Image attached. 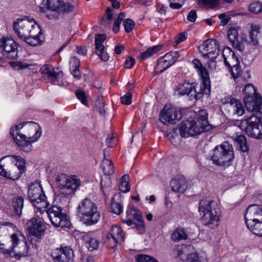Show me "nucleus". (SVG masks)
<instances>
[{
  "mask_svg": "<svg viewBox=\"0 0 262 262\" xmlns=\"http://www.w3.org/2000/svg\"><path fill=\"white\" fill-rule=\"evenodd\" d=\"M10 136L19 148L26 152L32 150V143L36 141L41 135L40 127L33 122H24L15 125L10 129Z\"/></svg>",
  "mask_w": 262,
  "mask_h": 262,
  "instance_id": "f257e3e1",
  "label": "nucleus"
},
{
  "mask_svg": "<svg viewBox=\"0 0 262 262\" xmlns=\"http://www.w3.org/2000/svg\"><path fill=\"white\" fill-rule=\"evenodd\" d=\"M199 211L202 215V222L205 226L214 229L219 225L221 211L215 202L210 199L200 200Z\"/></svg>",
  "mask_w": 262,
  "mask_h": 262,
  "instance_id": "f03ea898",
  "label": "nucleus"
},
{
  "mask_svg": "<svg viewBox=\"0 0 262 262\" xmlns=\"http://www.w3.org/2000/svg\"><path fill=\"white\" fill-rule=\"evenodd\" d=\"M77 211L80 221L87 226L96 224L100 217L96 204L87 198L79 203Z\"/></svg>",
  "mask_w": 262,
  "mask_h": 262,
  "instance_id": "7ed1b4c3",
  "label": "nucleus"
},
{
  "mask_svg": "<svg viewBox=\"0 0 262 262\" xmlns=\"http://www.w3.org/2000/svg\"><path fill=\"white\" fill-rule=\"evenodd\" d=\"M245 95L244 101L248 111L252 113H259L262 116V98L256 90L252 84H248L243 89Z\"/></svg>",
  "mask_w": 262,
  "mask_h": 262,
  "instance_id": "20e7f679",
  "label": "nucleus"
},
{
  "mask_svg": "<svg viewBox=\"0 0 262 262\" xmlns=\"http://www.w3.org/2000/svg\"><path fill=\"white\" fill-rule=\"evenodd\" d=\"M234 158L232 146L228 142H223L220 146L213 149L211 160L213 163L219 166H229Z\"/></svg>",
  "mask_w": 262,
  "mask_h": 262,
  "instance_id": "39448f33",
  "label": "nucleus"
},
{
  "mask_svg": "<svg viewBox=\"0 0 262 262\" xmlns=\"http://www.w3.org/2000/svg\"><path fill=\"white\" fill-rule=\"evenodd\" d=\"M252 115L248 118L242 120L239 123V127L244 129L247 135L256 139L262 138V121L258 114Z\"/></svg>",
  "mask_w": 262,
  "mask_h": 262,
  "instance_id": "423d86ee",
  "label": "nucleus"
},
{
  "mask_svg": "<svg viewBox=\"0 0 262 262\" xmlns=\"http://www.w3.org/2000/svg\"><path fill=\"white\" fill-rule=\"evenodd\" d=\"M191 136L199 135L204 132L209 131L211 126L208 121V113L205 110H201L195 113L193 119L189 120Z\"/></svg>",
  "mask_w": 262,
  "mask_h": 262,
  "instance_id": "0eeeda50",
  "label": "nucleus"
},
{
  "mask_svg": "<svg viewBox=\"0 0 262 262\" xmlns=\"http://www.w3.org/2000/svg\"><path fill=\"white\" fill-rule=\"evenodd\" d=\"M28 196L30 202L38 209L41 211L50 205L40 184H32L28 187Z\"/></svg>",
  "mask_w": 262,
  "mask_h": 262,
  "instance_id": "6e6552de",
  "label": "nucleus"
},
{
  "mask_svg": "<svg viewBox=\"0 0 262 262\" xmlns=\"http://www.w3.org/2000/svg\"><path fill=\"white\" fill-rule=\"evenodd\" d=\"M63 208L60 206H52L46 213L52 223L55 227H69L71 223L67 213L63 212Z\"/></svg>",
  "mask_w": 262,
  "mask_h": 262,
  "instance_id": "1a4fd4ad",
  "label": "nucleus"
},
{
  "mask_svg": "<svg viewBox=\"0 0 262 262\" xmlns=\"http://www.w3.org/2000/svg\"><path fill=\"white\" fill-rule=\"evenodd\" d=\"M126 218L123 220V223L128 226H133L139 234L145 231V226L141 212L136 207L132 206L126 211Z\"/></svg>",
  "mask_w": 262,
  "mask_h": 262,
  "instance_id": "9d476101",
  "label": "nucleus"
},
{
  "mask_svg": "<svg viewBox=\"0 0 262 262\" xmlns=\"http://www.w3.org/2000/svg\"><path fill=\"white\" fill-rule=\"evenodd\" d=\"M18 45L12 39L3 38L0 39V53L6 58L15 59L18 56Z\"/></svg>",
  "mask_w": 262,
  "mask_h": 262,
  "instance_id": "9b49d317",
  "label": "nucleus"
},
{
  "mask_svg": "<svg viewBox=\"0 0 262 262\" xmlns=\"http://www.w3.org/2000/svg\"><path fill=\"white\" fill-rule=\"evenodd\" d=\"M180 54L178 51H171L167 53L157 61L156 67V74L161 73L174 64L180 57Z\"/></svg>",
  "mask_w": 262,
  "mask_h": 262,
  "instance_id": "f8f14e48",
  "label": "nucleus"
},
{
  "mask_svg": "<svg viewBox=\"0 0 262 262\" xmlns=\"http://www.w3.org/2000/svg\"><path fill=\"white\" fill-rule=\"evenodd\" d=\"M51 256L53 262H74V252L68 247L54 249L52 252Z\"/></svg>",
  "mask_w": 262,
  "mask_h": 262,
  "instance_id": "ddd939ff",
  "label": "nucleus"
},
{
  "mask_svg": "<svg viewBox=\"0 0 262 262\" xmlns=\"http://www.w3.org/2000/svg\"><path fill=\"white\" fill-rule=\"evenodd\" d=\"M203 56L206 58L215 59L219 54V46L216 40L209 39L200 46Z\"/></svg>",
  "mask_w": 262,
  "mask_h": 262,
  "instance_id": "4468645a",
  "label": "nucleus"
},
{
  "mask_svg": "<svg viewBox=\"0 0 262 262\" xmlns=\"http://www.w3.org/2000/svg\"><path fill=\"white\" fill-rule=\"evenodd\" d=\"M26 228L29 233L39 239L41 238L46 226L40 218L33 217L26 222Z\"/></svg>",
  "mask_w": 262,
  "mask_h": 262,
  "instance_id": "2eb2a0df",
  "label": "nucleus"
},
{
  "mask_svg": "<svg viewBox=\"0 0 262 262\" xmlns=\"http://www.w3.org/2000/svg\"><path fill=\"white\" fill-rule=\"evenodd\" d=\"M56 181H59L58 186L62 193L67 195L73 193L80 184V180L75 176L68 179L63 177L61 180L60 178H56Z\"/></svg>",
  "mask_w": 262,
  "mask_h": 262,
  "instance_id": "dca6fc26",
  "label": "nucleus"
},
{
  "mask_svg": "<svg viewBox=\"0 0 262 262\" xmlns=\"http://www.w3.org/2000/svg\"><path fill=\"white\" fill-rule=\"evenodd\" d=\"M33 19H18L13 24V29L18 37L26 42L29 33V30L32 27Z\"/></svg>",
  "mask_w": 262,
  "mask_h": 262,
  "instance_id": "f3484780",
  "label": "nucleus"
},
{
  "mask_svg": "<svg viewBox=\"0 0 262 262\" xmlns=\"http://www.w3.org/2000/svg\"><path fill=\"white\" fill-rule=\"evenodd\" d=\"M181 112L174 108L165 107L161 112L160 120L164 124H174L176 120L182 118Z\"/></svg>",
  "mask_w": 262,
  "mask_h": 262,
  "instance_id": "a211bd4d",
  "label": "nucleus"
},
{
  "mask_svg": "<svg viewBox=\"0 0 262 262\" xmlns=\"http://www.w3.org/2000/svg\"><path fill=\"white\" fill-rule=\"evenodd\" d=\"M260 219L262 220V206L257 204L249 205L245 213L246 225L260 221Z\"/></svg>",
  "mask_w": 262,
  "mask_h": 262,
  "instance_id": "6ab92c4d",
  "label": "nucleus"
},
{
  "mask_svg": "<svg viewBox=\"0 0 262 262\" xmlns=\"http://www.w3.org/2000/svg\"><path fill=\"white\" fill-rule=\"evenodd\" d=\"M229 40L233 47L240 52L245 49V42H247L243 34H238L237 30L234 28H230L227 32Z\"/></svg>",
  "mask_w": 262,
  "mask_h": 262,
  "instance_id": "aec40b11",
  "label": "nucleus"
},
{
  "mask_svg": "<svg viewBox=\"0 0 262 262\" xmlns=\"http://www.w3.org/2000/svg\"><path fill=\"white\" fill-rule=\"evenodd\" d=\"M196 84L195 83L184 82L176 88V91L180 96L187 95L190 99H200V94H197Z\"/></svg>",
  "mask_w": 262,
  "mask_h": 262,
  "instance_id": "412c9836",
  "label": "nucleus"
},
{
  "mask_svg": "<svg viewBox=\"0 0 262 262\" xmlns=\"http://www.w3.org/2000/svg\"><path fill=\"white\" fill-rule=\"evenodd\" d=\"M247 42L248 45L254 47L262 46V26H251Z\"/></svg>",
  "mask_w": 262,
  "mask_h": 262,
  "instance_id": "4be33fe9",
  "label": "nucleus"
},
{
  "mask_svg": "<svg viewBox=\"0 0 262 262\" xmlns=\"http://www.w3.org/2000/svg\"><path fill=\"white\" fill-rule=\"evenodd\" d=\"M32 26L29 30L26 43L31 46H36L41 44V40L40 38L41 35V29L38 25L35 24L34 19H33Z\"/></svg>",
  "mask_w": 262,
  "mask_h": 262,
  "instance_id": "5701e85b",
  "label": "nucleus"
},
{
  "mask_svg": "<svg viewBox=\"0 0 262 262\" xmlns=\"http://www.w3.org/2000/svg\"><path fill=\"white\" fill-rule=\"evenodd\" d=\"M105 38V34H97L95 36V52L103 61H107L110 58V56L105 51V47L102 45Z\"/></svg>",
  "mask_w": 262,
  "mask_h": 262,
  "instance_id": "b1692460",
  "label": "nucleus"
},
{
  "mask_svg": "<svg viewBox=\"0 0 262 262\" xmlns=\"http://www.w3.org/2000/svg\"><path fill=\"white\" fill-rule=\"evenodd\" d=\"M42 74L47 76L54 84L59 85V79L62 77L63 73L61 71H57L54 68L50 66L46 65L40 69Z\"/></svg>",
  "mask_w": 262,
  "mask_h": 262,
  "instance_id": "393cba45",
  "label": "nucleus"
},
{
  "mask_svg": "<svg viewBox=\"0 0 262 262\" xmlns=\"http://www.w3.org/2000/svg\"><path fill=\"white\" fill-rule=\"evenodd\" d=\"M170 187L173 191L184 193L188 187L186 178L183 176H178L171 180Z\"/></svg>",
  "mask_w": 262,
  "mask_h": 262,
  "instance_id": "a878e982",
  "label": "nucleus"
},
{
  "mask_svg": "<svg viewBox=\"0 0 262 262\" xmlns=\"http://www.w3.org/2000/svg\"><path fill=\"white\" fill-rule=\"evenodd\" d=\"M11 239L12 242V246L10 249L6 250V253L8 254L14 253L15 256H18V257L27 256L28 255V247L27 243H24L25 250L22 252H17L15 249V247L18 244L19 239L16 234H13L11 235Z\"/></svg>",
  "mask_w": 262,
  "mask_h": 262,
  "instance_id": "bb28decb",
  "label": "nucleus"
},
{
  "mask_svg": "<svg viewBox=\"0 0 262 262\" xmlns=\"http://www.w3.org/2000/svg\"><path fill=\"white\" fill-rule=\"evenodd\" d=\"M23 173V170H20L17 166L14 165L9 172L4 169V166L0 165V175L7 179L14 181L17 180L21 177Z\"/></svg>",
  "mask_w": 262,
  "mask_h": 262,
  "instance_id": "cd10ccee",
  "label": "nucleus"
},
{
  "mask_svg": "<svg viewBox=\"0 0 262 262\" xmlns=\"http://www.w3.org/2000/svg\"><path fill=\"white\" fill-rule=\"evenodd\" d=\"M203 75L200 76L202 79V83L199 91L196 90L197 94H200V99L203 94L209 95L210 92V81L209 74L204 70Z\"/></svg>",
  "mask_w": 262,
  "mask_h": 262,
  "instance_id": "c85d7f7f",
  "label": "nucleus"
},
{
  "mask_svg": "<svg viewBox=\"0 0 262 262\" xmlns=\"http://www.w3.org/2000/svg\"><path fill=\"white\" fill-rule=\"evenodd\" d=\"M224 63L226 67L230 68L231 63H238V59L235 55L234 52L229 47L225 48L222 52Z\"/></svg>",
  "mask_w": 262,
  "mask_h": 262,
  "instance_id": "c756f323",
  "label": "nucleus"
},
{
  "mask_svg": "<svg viewBox=\"0 0 262 262\" xmlns=\"http://www.w3.org/2000/svg\"><path fill=\"white\" fill-rule=\"evenodd\" d=\"M62 3L61 0H48V7L52 11L51 14L48 15L49 19H57L58 18V12Z\"/></svg>",
  "mask_w": 262,
  "mask_h": 262,
  "instance_id": "7c9ffc66",
  "label": "nucleus"
},
{
  "mask_svg": "<svg viewBox=\"0 0 262 262\" xmlns=\"http://www.w3.org/2000/svg\"><path fill=\"white\" fill-rule=\"evenodd\" d=\"M24 199L21 196H16L13 198L12 201L13 208V214L20 217L22 214V210L24 207Z\"/></svg>",
  "mask_w": 262,
  "mask_h": 262,
  "instance_id": "2f4dec72",
  "label": "nucleus"
},
{
  "mask_svg": "<svg viewBox=\"0 0 262 262\" xmlns=\"http://www.w3.org/2000/svg\"><path fill=\"white\" fill-rule=\"evenodd\" d=\"M93 232H89L83 236L86 247L90 251L97 249L100 243L99 241L93 236Z\"/></svg>",
  "mask_w": 262,
  "mask_h": 262,
  "instance_id": "473e14b6",
  "label": "nucleus"
},
{
  "mask_svg": "<svg viewBox=\"0 0 262 262\" xmlns=\"http://www.w3.org/2000/svg\"><path fill=\"white\" fill-rule=\"evenodd\" d=\"M234 141L237 144V149L243 154L247 155L249 152V148L245 136L242 135L236 136Z\"/></svg>",
  "mask_w": 262,
  "mask_h": 262,
  "instance_id": "72a5a7b5",
  "label": "nucleus"
},
{
  "mask_svg": "<svg viewBox=\"0 0 262 262\" xmlns=\"http://www.w3.org/2000/svg\"><path fill=\"white\" fill-rule=\"evenodd\" d=\"M187 247L184 245H178L172 249V256L176 259L184 260L186 257Z\"/></svg>",
  "mask_w": 262,
  "mask_h": 262,
  "instance_id": "f704fd0d",
  "label": "nucleus"
},
{
  "mask_svg": "<svg viewBox=\"0 0 262 262\" xmlns=\"http://www.w3.org/2000/svg\"><path fill=\"white\" fill-rule=\"evenodd\" d=\"M104 159L102 161L101 167L105 174L111 175L114 172V167L112 162L106 158L105 150L103 151Z\"/></svg>",
  "mask_w": 262,
  "mask_h": 262,
  "instance_id": "c9c22d12",
  "label": "nucleus"
},
{
  "mask_svg": "<svg viewBox=\"0 0 262 262\" xmlns=\"http://www.w3.org/2000/svg\"><path fill=\"white\" fill-rule=\"evenodd\" d=\"M4 159L10 160L11 161H13V160L14 159L16 161V163L14 165L17 166L20 170H23V172L25 171L26 161L22 157L16 156H7L2 158L0 159V161Z\"/></svg>",
  "mask_w": 262,
  "mask_h": 262,
  "instance_id": "e433bc0d",
  "label": "nucleus"
},
{
  "mask_svg": "<svg viewBox=\"0 0 262 262\" xmlns=\"http://www.w3.org/2000/svg\"><path fill=\"white\" fill-rule=\"evenodd\" d=\"M191 127L190 125L189 120L183 121L179 126V132L181 137L184 138H188L191 136V134L190 132Z\"/></svg>",
  "mask_w": 262,
  "mask_h": 262,
  "instance_id": "4c0bfd02",
  "label": "nucleus"
},
{
  "mask_svg": "<svg viewBox=\"0 0 262 262\" xmlns=\"http://www.w3.org/2000/svg\"><path fill=\"white\" fill-rule=\"evenodd\" d=\"M107 235L115 238L120 241H123L124 236L122 234L121 228L117 226H112Z\"/></svg>",
  "mask_w": 262,
  "mask_h": 262,
  "instance_id": "58836bf2",
  "label": "nucleus"
},
{
  "mask_svg": "<svg viewBox=\"0 0 262 262\" xmlns=\"http://www.w3.org/2000/svg\"><path fill=\"white\" fill-rule=\"evenodd\" d=\"M247 226L254 234L262 236V221L254 222Z\"/></svg>",
  "mask_w": 262,
  "mask_h": 262,
  "instance_id": "ea45409f",
  "label": "nucleus"
},
{
  "mask_svg": "<svg viewBox=\"0 0 262 262\" xmlns=\"http://www.w3.org/2000/svg\"><path fill=\"white\" fill-rule=\"evenodd\" d=\"M171 238L177 242L182 239H186L187 235L183 228H178L171 234Z\"/></svg>",
  "mask_w": 262,
  "mask_h": 262,
  "instance_id": "a19ab883",
  "label": "nucleus"
},
{
  "mask_svg": "<svg viewBox=\"0 0 262 262\" xmlns=\"http://www.w3.org/2000/svg\"><path fill=\"white\" fill-rule=\"evenodd\" d=\"M161 49V47L160 46H153L152 47L149 48L146 51L142 53L139 55V57L141 59H146L160 50Z\"/></svg>",
  "mask_w": 262,
  "mask_h": 262,
  "instance_id": "79ce46f5",
  "label": "nucleus"
},
{
  "mask_svg": "<svg viewBox=\"0 0 262 262\" xmlns=\"http://www.w3.org/2000/svg\"><path fill=\"white\" fill-rule=\"evenodd\" d=\"M232 107H233L234 113L238 116H242L244 114L245 110L242 102L238 100H232Z\"/></svg>",
  "mask_w": 262,
  "mask_h": 262,
  "instance_id": "37998d69",
  "label": "nucleus"
},
{
  "mask_svg": "<svg viewBox=\"0 0 262 262\" xmlns=\"http://www.w3.org/2000/svg\"><path fill=\"white\" fill-rule=\"evenodd\" d=\"M187 262H207L206 258L202 259V256H199V254L195 252L190 253L186 257Z\"/></svg>",
  "mask_w": 262,
  "mask_h": 262,
  "instance_id": "c03bdc74",
  "label": "nucleus"
},
{
  "mask_svg": "<svg viewBox=\"0 0 262 262\" xmlns=\"http://www.w3.org/2000/svg\"><path fill=\"white\" fill-rule=\"evenodd\" d=\"M231 66L229 68H231V74L232 76L236 79L241 76L242 73V69L241 66L239 65V61H238V63H230Z\"/></svg>",
  "mask_w": 262,
  "mask_h": 262,
  "instance_id": "a18cd8bd",
  "label": "nucleus"
},
{
  "mask_svg": "<svg viewBox=\"0 0 262 262\" xmlns=\"http://www.w3.org/2000/svg\"><path fill=\"white\" fill-rule=\"evenodd\" d=\"M111 209L112 212L119 215L122 212L123 206L121 204L115 202L114 198H113L111 205Z\"/></svg>",
  "mask_w": 262,
  "mask_h": 262,
  "instance_id": "49530a36",
  "label": "nucleus"
},
{
  "mask_svg": "<svg viewBox=\"0 0 262 262\" xmlns=\"http://www.w3.org/2000/svg\"><path fill=\"white\" fill-rule=\"evenodd\" d=\"M192 63L194 67L197 70V71L198 72L200 76L203 75V73H204V70L206 71V72H208L206 68L202 66V63L199 59H193Z\"/></svg>",
  "mask_w": 262,
  "mask_h": 262,
  "instance_id": "de8ad7c7",
  "label": "nucleus"
},
{
  "mask_svg": "<svg viewBox=\"0 0 262 262\" xmlns=\"http://www.w3.org/2000/svg\"><path fill=\"white\" fill-rule=\"evenodd\" d=\"M250 11L255 13H258L262 11V6L260 2L252 3L249 6Z\"/></svg>",
  "mask_w": 262,
  "mask_h": 262,
  "instance_id": "09e8293b",
  "label": "nucleus"
},
{
  "mask_svg": "<svg viewBox=\"0 0 262 262\" xmlns=\"http://www.w3.org/2000/svg\"><path fill=\"white\" fill-rule=\"evenodd\" d=\"M74 8V6L69 3H62L58 12L62 13H69L73 11Z\"/></svg>",
  "mask_w": 262,
  "mask_h": 262,
  "instance_id": "8fccbe9b",
  "label": "nucleus"
},
{
  "mask_svg": "<svg viewBox=\"0 0 262 262\" xmlns=\"http://www.w3.org/2000/svg\"><path fill=\"white\" fill-rule=\"evenodd\" d=\"M125 31L127 33H129L134 29L135 26L134 21L129 18L126 19L123 21Z\"/></svg>",
  "mask_w": 262,
  "mask_h": 262,
  "instance_id": "3c124183",
  "label": "nucleus"
},
{
  "mask_svg": "<svg viewBox=\"0 0 262 262\" xmlns=\"http://www.w3.org/2000/svg\"><path fill=\"white\" fill-rule=\"evenodd\" d=\"M77 98L84 105L87 104V99L85 93L81 90H78L76 93Z\"/></svg>",
  "mask_w": 262,
  "mask_h": 262,
  "instance_id": "603ef678",
  "label": "nucleus"
},
{
  "mask_svg": "<svg viewBox=\"0 0 262 262\" xmlns=\"http://www.w3.org/2000/svg\"><path fill=\"white\" fill-rule=\"evenodd\" d=\"M132 94L127 93L125 95L121 97V102L125 105H128L132 103Z\"/></svg>",
  "mask_w": 262,
  "mask_h": 262,
  "instance_id": "864d4df0",
  "label": "nucleus"
},
{
  "mask_svg": "<svg viewBox=\"0 0 262 262\" xmlns=\"http://www.w3.org/2000/svg\"><path fill=\"white\" fill-rule=\"evenodd\" d=\"M119 239H117L115 238L112 237L111 236H110V235H107L106 237V241L105 242H108V246L111 248H114L115 247L118 243V241H119Z\"/></svg>",
  "mask_w": 262,
  "mask_h": 262,
  "instance_id": "5fc2aeb1",
  "label": "nucleus"
},
{
  "mask_svg": "<svg viewBox=\"0 0 262 262\" xmlns=\"http://www.w3.org/2000/svg\"><path fill=\"white\" fill-rule=\"evenodd\" d=\"M30 66H31V64L23 62H16L13 63V68L17 70L26 69Z\"/></svg>",
  "mask_w": 262,
  "mask_h": 262,
  "instance_id": "6e6d98bb",
  "label": "nucleus"
},
{
  "mask_svg": "<svg viewBox=\"0 0 262 262\" xmlns=\"http://www.w3.org/2000/svg\"><path fill=\"white\" fill-rule=\"evenodd\" d=\"M70 69L71 68H79L80 62V59L77 57L74 56L71 58L70 61Z\"/></svg>",
  "mask_w": 262,
  "mask_h": 262,
  "instance_id": "4d7b16f0",
  "label": "nucleus"
},
{
  "mask_svg": "<svg viewBox=\"0 0 262 262\" xmlns=\"http://www.w3.org/2000/svg\"><path fill=\"white\" fill-rule=\"evenodd\" d=\"M135 60L132 57L126 58L124 63V66L126 69H131L135 64Z\"/></svg>",
  "mask_w": 262,
  "mask_h": 262,
  "instance_id": "13d9d810",
  "label": "nucleus"
},
{
  "mask_svg": "<svg viewBox=\"0 0 262 262\" xmlns=\"http://www.w3.org/2000/svg\"><path fill=\"white\" fill-rule=\"evenodd\" d=\"M151 257L147 255H138L136 257L137 262H148Z\"/></svg>",
  "mask_w": 262,
  "mask_h": 262,
  "instance_id": "bf43d9fd",
  "label": "nucleus"
},
{
  "mask_svg": "<svg viewBox=\"0 0 262 262\" xmlns=\"http://www.w3.org/2000/svg\"><path fill=\"white\" fill-rule=\"evenodd\" d=\"M187 38V33L183 32L180 33L176 38V45H178L179 43L186 40Z\"/></svg>",
  "mask_w": 262,
  "mask_h": 262,
  "instance_id": "052dcab7",
  "label": "nucleus"
},
{
  "mask_svg": "<svg viewBox=\"0 0 262 262\" xmlns=\"http://www.w3.org/2000/svg\"><path fill=\"white\" fill-rule=\"evenodd\" d=\"M119 188V190L123 193H126L130 190V187L128 185V183L120 182Z\"/></svg>",
  "mask_w": 262,
  "mask_h": 262,
  "instance_id": "680f3d73",
  "label": "nucleus"
},
{
  "mask_svg": "<svg viewBox=\"0 0 262 262\" xmlns=\"http://www.w3.org/2000/svg\"><path fill=\"white\" fill-rule=\"evenodd\" d=\"M96 110L99 112L101 115L104 114L105 110L104 107L103 102L100 101H97L96 103Z\"/></svg>",
  "mask_w": 262,
  "mask_h": 262,
  "instance_id": "e2e57ef3",
  "label": "nucleus"
},
{
  "mask_svg": "<svg viewBox=\"0 0 262 262\" xmlns=\"http://www.w3.org/2000/svg\"><path fill=\"white\" fill-rule=\"evenodd\" d=\"M111 185V180L110 178H106L102 179L101 181V187L103 189L104 188H109Z\"/></svg>",
  "mask_w": 262,
  "mask_h": 262,
  "instance_id": "0e129e2a",
  "label": "nucleus"
},
{
  "mask_svg": "<svg viewBox=\"0 0 262 262\" xmlns=\"http://www.w3.org/2000/svg\"><path fill=\"white\" fill-rule=\"evenodd\" d=\"M197 17V14L195 10H191L188 15H187V19L189 21L191 22H194L196 20V18Z\"/></svg>",
  "mask_w": 262,
  "mask_h": 262,
  "instance_id": "69168bd1",
  "label": "nucleus"
},
{
  "mask_svg": "<svg viewBox=\"0 0 262 262\" xmlns=\"http://www.w3.org/2000/svg\"><path fill=\"white\" fill-rule=\"evenodd\" d=\"M71 73L73 76L77 79L81 78V75L79 70V68H71Z\"/></svg>",
  "mask_w": 262,
  "mask_h": 262,
  "instance_id": "338daca9",
  "label": "nucleus"
},
{
  "mask_svg": "<svg viewBox=\"0 0 262 262\" xmlns=\"http://www.w3.org/2000/svg\"><path fill=\"white\" fill-rule=\"evenodd\" d=\"M115 137L112 136H108L106 139V144L109 147H113L115 143L113 142Z\"/></svg>",
  "mask_w": 262,
  "mask_h": 262,
  "instance_id": "774afa93",
  "label": "nucleus"
}]
</instances>
